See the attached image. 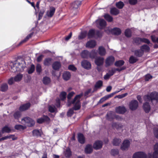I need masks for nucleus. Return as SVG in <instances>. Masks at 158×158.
Listing matches in <instances>:
<instances>
[{
    "instance_id": "bb28decb",
    "label": "nucleus",
    "mask_w": 158,
    "mask_h": 158,
    "mask_svg": "<svg viewBox=\"0 0 158 158\" xmlns=\"http://www.w3.org/2000/svg\"><path fill=\"white\" fill-rule=\"evenodd\" d=\"M93 150V148L91 145L88 144L86 146L85 151V152L87 154L91 153Z\"/></svg>"
},
{
    "instance_id": "49530a36",
    "label": "nucleus",
    "mask_w": 158,
    "mask_h": 158,
    "mask_svg": "<svg viewBox=\"0 0 158 158\" xmlns=\"http://www.w3.org/2000/svg\"><path fill=\"white\" fill-rule=\"evenodd\" d=\"M137 60V58L134 57V56H132L130 57L129 58V61L130 63L133 64Z\"/></svg>"
},
{
    "instance_id": "20e7f679",
    "label": "nucleus",
    "mask_w": 158,
    "mask_h": 158,
    "mask_svg": "<svg viewBox=\"0 0 158 158\" xmlns=\"http://www.w3.org/2000/svg\"><path fill=\"white\" fill-rule=\"evenodd\" d=\"M22 123L25 124H27L28 126H33L35 123V121L30 118L26 117L22 119Z\"/></svg>"
},
{
    "instance_id": "423d86ee",
    "label": "nucleus",
    "mask_w": 158,
    "mask_h": 158,
    "mask_svg": "<svg viewBox=\"0 0 158 158\" xmlns=\"http://www.w3.org/2000/svg\"><path fill=\"white\" fill-rule=\"evenodd\" d=\"M147 155L145 153L142 152H139L135 153L132 158H146Z\"/></svg>"
},
{
    "instance_id": "de8ad7c7",
    "label": "nucleus",
    "mask_w": 158,
    "mask_h": 158,
    "mask_svg": "<svg viewBox=\"0 0 158 158\" xmlns=\"http://www.w3.org/2000/svg\"><path fill=\"white\" fill-rule=\"evenodd\" d=\"M103 82L101 81H98L96 83L95 86V88H99L102 85Z\"/></svg>"
},
{
    "instance_id": "5fc2aeb1",
    "label": "nucleus",
    "mask_w": 158,
    "mask_h": 158,
    "mask_svg": "<svg viewBox=\"0 0 158 158\" xmlns=\"http://www.w3.org/2000/svg\"><path fill=\"white\" fill-rule=\"evenodd\" d=\"M32 35V34L31 33L27 35L24 40L20 42V44H21L27 41L31 37Z\"/></svg>"
},
{
    "instance_id": "a878e982",
    "label": "nucleus",
    "mask_w": 158,
    "mask_h": 158,
    "mask_svg": "<svg viewBox=\"0 0 158 158\" xmlns=\"http://www.w3.org/2000/svg\"><path fill=\"white\" fill-rule=\"evenodd\" d=\"M98 49V53L100 55L103 56L106 55V51L104 47L102 46L99 47Z\"/></svg>"
},
{
    "instance_id": "052dcab7",
    "label": "nucleus",
    "mask_w": 158,
    "mask_h": 158,
    "mask_svg": "<svg viewBox=\"0 0 158 158\" xmlns=\"http://www.w3.org/2000/svg\"><path fill=\"white\" fill-rule=\"evenodd\" d=\"M55 109L56 108L54 106H49V110L52 113L54 112L55 110Z\"/></svg>"
},
{
    "instance_id": "2eb2a0df",
    "label": "nucleus",
    "mask_w": 158,
    "mask_h": 158,
    "mask_svg": "<svg viewBox=\"0 0 158 158\" xmlns=\"http://www.w3.org/2000/svg\"><path fill=\"white\" fill-rule=\"evenodd\" d=\"M143 104V108L144 110L146 113L149 112L151 110V107L148 102Z\"/></svg>"
},
{
    "instance_id": "864d4df0",
    "label": "nucleus",
    "mask_w": 158,
    "mask_h": 158,
    "mask_svg": "<svg viewBox=\"0 0 158 158\" xmlns=\"http://www.w3.org/2000/svg\"><path fill=\"white\" fill-rule=\"evenodd\" d=\"M1 88L2 91H5L8 89V86L7 84H4L2 85Z\"/></svg>"
},
{
    "instance_id": "a19ab883",
    "label": "nucleus",
    "mask_w": 158,
    "mask_h": 158,
    "mask_svg": "<svg viewBox=\"0 0 158 158\" xmlns=\"http://www.w3.org/2000/svg\"><path fill=\"white\" fill-rule=\"evenodd\" d=\"M15 128L16 130H21L25 129L26 127L21 125H16L15 126Z\"/></svg>"
},
{
    "instance_id": "37998d69",
    "label": "nucleus",
    "mask_w": 158,
    "mask_h": 158,
    "mask_svg": "<svg viewBox=\"0 0 158 158\" xmlns=\"http://www.w3.org/2000/svg\"><path fill=\"white\" fill-rule=\"evenodd\" d=\"M35 67L34 64L31 65L30 67L28 69V73L29 74H31L35 70Z\"/></svg>"
},
{
    "instance_id": "4d7b16f0",
    "label": "nucleus",
    "mask_w": 158,
    "mask_h": 158,
    "mask_svg": "<svg viewBox=\"0 0 158 158\" xmlns=\"http://www.w3.org/2000/svg\"><path fill=\"white\" fill-rule=\"evenodd\" d=\"M2 131L3 133L4 132L8 133L10 131V129L8 127H5L2 128Z\"/></svg>"
},
{
    "instance_id": "79ce46f5",
    "label": "nucleus",
    "mask_w": 158,
    "mask_h": 158,
    "mask_svg": "<svg viewBox=\"0 0 158 158\" xmlns=\"http://www.w3.org/2000/svg\"><path fill=\"white\" fill-rule=\"evenodd\" d=\"M124 5L123 3L121 1L119 2L116 4V6L119 9H122L124 6Z\"/></svg>"
},
{
    "instance_id": "ddd939ff",
    "label": "nucleus",
    "mask_w": 158,
    "mask_h": 158,
    "mask_svg": "<svg viewBox=\"0 0 158 158\" xmlns=\"http://www.w3.org/2000/svg\"><path fill=\"white\" fill-rule=\"evenodd\" d=\"M130 145V142L127 140H125L121 146L122 150H126L128 148Z\"/></svg>"
},
{
    "instance_id": "1a4fd4ad",
    "label": "nucleus",
    "mask_w": 158,
    "mask_h": 158,
    "mask_svg": "<svg viewBox=\"0 0 158 158\" xmlns=\"http://www.w3.org/2000/svg\"><path fill=\"white\" fill-rule=\"evenodd\" d=\"M96 21L97 24L99 25L98 27L100 29H103L106 25V22L103 19H99Z\"/></svg>"
},
{
    "instance_id": "13d9d810",
    "label": "nucleus",
    "mask_w": 158,
    "mask_h": 158,
    "mask_svg": "<svg viewBox=\"0 0 158 158\" xmlns=\"http://www.w3.org/2000/svg\"><path fill=\"white\" fill-rule=\"evenodd\" d=\"M118 153V151L117 149H112L111 151V154L113 156L117 155Z\"/></svg>"
},
{
    "instance_id": "c85d7f7f",
    "label": "nucleus",
    "mask_w": 158,
    "mask_h": 158,
    "mask_svg": "<svg viewBox=\"0 0 158 158\" xmlns=\"http://www.w3.org/2000/svg\"><path fill=\"white\" fill-rule=\"evenodd\" d=\"M95 31L93 29L90 30L88 33V36L89 38L95 37Z\"/></svg>"
},
{
    "instance_id": "a211bd4d",
    "label": "nucleus",
    "mask_w": 158,
    "mask_h": 158,
    "mask_svg": "<svg viewBox=\"0 0 158 158\" xmlns=\"http://www.w3.org/2000/svg\"><path fill=\"white\" fill-rule=\"evenodd\" d=\"M55 11V9L53 7H51L50 8L49 10L47 11V15L48 16L51 17L53 15Z\"/></svg>"
},
{
    "instance_id": "cd10ccee",
    "label": "nucleus",
    "mask_w": 158,
    "mask_h": 158,
    "mask_svg": "<svg viewBox=\"0 0 158 158\" xmlns=\"http://www.w3.org/2000/svg\"><path fill=\"white\" fill-rule=\"evenodd\" d=\"M71 77V74L69 72H66L64 73L63 77L64 80L66 81L69 80Z\"/></svg>"
},
{
    "instance_id": "473e14b6",
    "label": "nucleus",
    "mask_w": 158,
    "mask_h": 158,
    "mask_svg": "<svg viewBox=\"0 0 158 158\" xmlns=\"http://www.w3.org/2000/svg\"><path fill=\"white\" fill-rule=\"evenodd\" d=\"M89 57L93 59L96 56L97 52L95 50H93L91 52H89Z\"/></svg>"
},
{
    "instance_id": "f257e3e1",
    "label": "nucleus",
    "mask_w": 158,
    "mask_h": 158,
    "mask_svg": "<svg viewBox=\"0 0 158 158\" xmlns=\"http://www.w3.org/2000/svg\"><path fill=\"white\" fill-rule=\"evenodd\" d=\"M75 94V93L73 92H71L69 93L67 96L68 99V106H69L71 104L74 105L73 109L75 110H79L81 106L80 103V99L83 95V93H81L77 95L74 98L73 100L70 103H69V100L71 98L73 95Z\"/></svg>"
},
{
    "instance_id": "f704fd0d",
    "label": "nucleus",
    "mask_w": 158,
    "mask_h": 158,
    "mask_svg": "<svg viewBox=\"0 0 158 158\" xmlns=\"http://www.w3.org/2000/svg\"><path fill=\"white\" fill-rule=\"evenodd\" d=\"M140 49L143 51V53H144V52L149 51L150 50V48L148 45H144L141 46Z\"/></svg>"
},
{
    "instance_id": "b1692460",
    "label": "nucleus",
    "mask_w": 158,
    "mask_h": 158,
    "mask_svg": "<svg viewBox=\"0 0 158 158\" xmlns=\"http://www.w3.org/2000/svg\"><path fill=\"white\" fill-rule=\"evenodd\" d=\"M61 67V64L60 62L56 61L54 62L52 65V68L55 70L59 69Z\"/></svg>"
},
{
    "instance_id": "603ef678",
    "label": "nucleus",
    "mask_w": 158,
    "mask_h": 158,
    "mask_svg": "<svg viewBox=\"0 0 158 158\" xmlns=\"http://www.w3.org/2000/svg\"><path fill=\"white\" fill-rule=\"evenodd\" d=\"M65 155L66 157H70L71 155V152L69 149H67L65 152Z\"/></svg>"
},
{
    "instance_id": "393cba45",
    "label": "nucleus",
    "mask_w": 158,
    "mask_h": 158,
    "mask_svg": "<svg viewBox=\"0 0 158 158\" xmlns=\"http://www.w3.org/2000/svg\"><path fill=\"white\" fill-rule=\"evenodd\" d=\"M52 59L51 58H47L45 59L44 61V64L46 66H49L51 64Z\"/></svg>"
},
{
    "instance_id": "9d476101",
    "label": "nucleus",
    "mask_w": 158,
    "mask_h": 158,
    "mask_svg": "<svg viewBox=\"0 0 158 158\" xmlns=\"http://www.w3.org/2000/svg\"><path fill=\"white\" fill-rule=\"evenodd\" d=\"M96 45V42L94 40H90L87 42L85 46L86 48H93Z\"/></svg>"
},
{
    "instance_id": "338daca9",
    "label": "nucleus",
    "mask_w": 158,
    "mask_h": 158,
    "mask_svg": "<svg viewBox=\"0 0 158 158\" xmlns=\"http://www.w3.org/2000/svg\"><path fill=\"white\" fill-rule=\"evenodd\" d=\"M151 39L152 41L154 42H156L158 44V38H156V37L154 36H151Z\"/></svg>"
},
{
    "instance_id": "2f4dec72",
    "label": "nucleus",
    "mask_w": 158,
    "mask_h": 158,
    "mask_svg": "<svg viewBox=\"0 0 158 158\" xmlns=\"http://www.w3.org/2000/svg\"><path fill=\"white\" fill-rule=\"evenodd\" d=\"M135 54L136 56L139 57L143 55V51L140 49V50L135 51Z\"/></svg>"
},
{
    "instance_id": "58836bf2",
    "label": "nucleus",
    "mask_w": 158,
    "mask_h": 158,
    "mask_svg": "<svg viewBox=\"0 0 158 158\" xmlns=\"http://www.w3.org/2000/svg\"><path fill=\"white\" fill-rule=\"evenodd\" d=\"M43 83L45 85H47L50 82V79L48 77H45L43 78Z\"/></svg>"
},
{
    "instance_id": "8fccbe9b",
    "label": "nucleus",
    "mask_w": 158,
    "mask_h": 158,
    "mask_svg": "<svg viewBox=\"0 0 158 158\" xmlns=\"http://www.w3.org/2000/svg\"><path fill=\"white\" fill-rule=\"evenodd\" d=\"M33 135L34 136H40V132L38 130H35L33 131Z\"/></svg>"
},
{
    "instance_id": "4468645a",
    "label": "nucleus",
    "mask_w": 158,
    "mask_h": 158,
    "mask_svg": "<svg viewBox=\"0 0 158 158\" xmlns=\"http://www.w3.org/2000/svg\"><path fill=\"white\" fill-rule=\"evenodd\" d=\"M126 109L124 106H119L116 108V111L119 114H123L126 111Z\"/></svg>"
},
{
    "instance_id": "69168bd1",
    "label": "nucleus",
    "mask_w": 158,
    "mask_h": 158,
    "mask_svg": "<svg viewBox=\"0 0 158 158\" xmlns=\"http://www.w3.org/2000/svg\"><path fill=\"white\" fill-rule=\"evenodd\" d=\"M73 109H70L68 111L67 113V114L68 116H71L73 113Z\"/></svg>"
},
{
    "instance_id": "ea45409f",
    "label": "nucleus",
    "mask_w": 158,
    "mask_h": 158,
    "mask_svg": "<svg viewBox=\"0 0 158 158\" xmlns=\"http://www.w3.org/2000/svg\"><path fill=\"white\" fill-rule=\"evenodd\" d=\"M131 31L130 29H127L125 30V35L126 37H130L131 36Z\"/></svg>"
},
{
    "instance_id": "f8f14e48",
    "label": "nucleus",
    "mask_w": 158,
    "mask_h": 158,
    "mask_svg": "<svg viewBox=\"0 0 158 158\" xmlns=\"http://www.w3.org/2000/svg\"><path fill=\"white\" fill-rule=\"evenodd\" d=\"M102 146V143L101 141H97L95 142L93 145L94 148L96 150L101 148Z\"/></svg>"
},
{
    "instance_id": "6ab92c4d",
    "label": "nucleus",
    "mask_w": 158,
    "mask_h": 158,
    "mask_svg": "<svg viewBox=\"0 0 158 158\" xmlns=\"http://www.w3.org/2000/svg\"><path fill=\"white\" fill-rule=\"evenodd\" d=\"M50 119L48 116H44L43 118L38 119L37 122L39 123H41L45 121H48Z\"/></svg>"
},
{
    "instance_id": "e433bc0d",
    "label": "nucleus",
    "mask_w": 158,
    "mask_h": 158,
    "mask_svg": "<svg viewBox=\"0 0 158 158\" xmlns=\"http://www.w3.org/2000/svg\"><path fill=\"white\" fill-rule=\"evenodd\" d=\"M112 126L113 127L117 129L121 128L123 125L121 124L113 123L112 124Z\"/></svg>"
},
{
    "instance_id": "0e129e2a",
    "label": "nucleus",
    "mask_w": 158,
    "mask_h": 158,
    "mask_svg": "<svg viewBox=\"0 0 158 158\" xmlns=\"http://www.w3.org/2000/svg\"><path fill=\"white\" fill-rule=\"evenodd\" d=\"M14 82H15L14 80V78L12 77L10 78L8 81V83L9 85L12 84Z\"/></svg>"
},
{
    "instance_id": "7ed1b4c3",
    "label": "nucleus",
    "mask_w": 158,
    "mask_h": 158,
    "mask_svg": "<svg viewBox=\"0 0 158 158\" xmlns=\"http://www.w3.org/2000/svg\"><path fill=\"white\" fill-rule=\"evenodd\" d=\"M144 98L145 102H149L153 100H156L157 101L158 100V93L156 92L152 93L149 95L145 96Z\"/></svg>"
},
{
    "instance_id": "e2e57ef3",
    "label": "nucleus",
    "mask_w": 158,
    "mask_h": 158,
    "mask_svg": "<svg viewBox=\"0 0 158 158\" xmlns=\"http://www.w3.org/2000/svg\"><path fill=\"white\" fill-rule=\"evenodd\" d=\"M138 2V0H129V3L131 5H135Z\"/></svg>"
},
{
    "instance_id": "a18cd8bd",
    "label": "nucleus",
    "mask_w": 158,
    "mask_h": 158,
    "mask_svg": "<svg viewBox=\"0 0 158 158\" xmlns=\"http://www.w3.org/2000/svg\"><path fill=\"white\" fill-rule=\"evenodd\" d=\"M36 72L39 73L42 72V67L40 64H37L36 67Z\"/></svg>"
},
{
    "instance_id": "3c124183",
    "label": "nucleus",
    "mask_w": 158,
    "mask_h": 158,
    "mask_svg": "<svg viewBox=\"0 0 158 158\" xmlns=\"http://www.w3.org/2000/svg\"><path fill=\"white\" fill-rule=\"evenodd\" d=\"M21 116V113L20 112H15L14 114V118L16 119H18Z\"/></svg>"
},
{
    "instance_id": "c03bdc74",
    "label": "nucleus",
    "mask_w": 158,
    "mask_h": 158,
    "mask_svg": "<svg viewBox=\"0 0 158 158\" xmlns=\"http://www.w3.org/2000/svg\"><path fill=\"white\" fill-rule=\"evenodd\" d=\"M124 61L123 60H120L117 61L115 63V65L117 67H119L123 65Z\"/></svg>"
},
{
    "instance_id": "f3484780",
    "label": "nucleus",
    "mask_w": 158,
    "mask_h": 158,
    "mask_svg": "<svg viewBox=\"0 0 158 158\" xmlns=\"http://www.w3.org/2000/svg\"><path fill=\"white\" fill-rule=\"evenodd\" d=\"M30 106V104L27 103L19 107V110L21 111H23L28 109Z\"/></svg>"
},
{
    "instance_id": "6e6d98bb",
    "label": "nucleus",
    "mask_w": 158,
    "mask_h": 158,
    "mask_svg": "<svg viewBox=\"0 0 158 158\" xmlns=\"http://www.w3.org/2000/svg\"><path fill=\"white\" fill-rule=\"evenodd\" d=\"M66 94L65 92H62L60 95V99L63 100L66 98Z\"/></svg>"
},
{
    "instance_id": "7c9ffc66",
    "label": "nucleus",
    "mask_w": 158,
    "mask_h": 158,
    "mask_svg": "<svg viewBox=\"0 0 158 158\" xmlns=\"http://www.w3.org/2000/svg\"><path fill=\"white\" fill-rule=\"evenodd\" d=\"M23 77V75L20 73L17 74L14 77V80L15 82H19L20 81Z\"/></svg>"
},
{
    "instance_id": "dca6fc26",
    "label": "nucleus",
    "mask_w": 158,
    "mask_h": 158,
    "mask_svg": "<svg viewBox=\"0 0 158 158\" xmlns=\"http://www.w3.org/2000/svg\"><path fill=\"white\" fill-rule=\"evenodd\" d=\"M154 152L153 153V158H158V143L154 146Z\"/></svg>"
},
{
    "instance_id": "0eeeda50",
    "label": "nucleus",
    "mask_w": 158,
    "mask_h": 158,
    "mask_svg": "<svg viewBox=\"0 0 158 158\" xmlns=\"http://www.w3.org/2000/svg\"><path fill=\"white\" fill-rule=\"evenodd\" d=\"M114 60V58L112 56H109L106 60V66L107 67L113 64Z\"/></svg>"
},
{
    "instance_id": "680f3d73",
    "label": "nucleus",
    "mask_w": 158,
    "mask_h": 158,
    "mask_svg": "<svg viewBox=\"0 0 158 158\" xmlns=\"http://www.w3.org/2000/svg\"><path fill=\"white\" fill-rule=\"evenodd\" d=\"M127 93H126L124 94H122L121 95H118L116 97L119 99H121L126 97V96L127 95Z\"/></svg>"
},
{
    "instance_id": "bf43d9fd",
    "label": "nucleus",
    "mask_w": 158,
    "mask_h": 158,
    "mask_svg": "<svg viewBox=\"0 0 158 158\" xmlns=\"http://www.w3.org/2000/svg\"><path fill=\"white\" fill-rule=\"evenodd\" d=\"M68 69L73 71H75L77 70V68L73 65H69L68 67Z\"/></svg>"
},
{
    "instance_id": "9b49d317",
    "label": "nucleus",
    "mask_w": 158,
    "mask_h": 158,
    "mask_svg": "<svg viewBox=\"0 0 158 158\" xmlns=\"http://www.w3.org/2000/svg\"><path fill=\"white\" fill-rule=\"evenodd\" d=\"M104 59L103 57H96L95 60V64L98 66L102 65L104 62Z\"/></svg>"
},
{
    "instance_id": "f03ea898",
    "label": "nucleus",
    "mask_w": 158,
    "mask_h": 158,
    "mask_svg": "<svg viewBox=\"0 0 158 158\" xmlns=\"http://www.w3.org/2000/svg\"><path fill=\"white\" fill-rule=\"evenodd\" d=\"M26 67L25 61L23 60H19L16 61L11 67V69L12 72H22Z\"/></svg>"
},
{
    "instance_id": "72a5a7b5",
    "label": "nucleus",
    "mask_w": 158,
    "mask_h": 158,
    "mask_svg": "<svg viewBox=\"0 0 158 158\" xmlns=\"http://www.w3.org/2000/svg\"><path fill=\"white\" fill-rule=\"evenodd\" d=\"M121 142V140L120 139L115 138L114 139L113 143L114 146H118Z\"/></svg>"
},
{
    "instance_id": "09e8293b",
    "label": "nucleus",
    "mask_w": 158,
    "mask_h": 158,
    "mask_svg": "<svg viewBox=\"0 0 158 158\" xmlns=\"http://www.w3.org/2000/svg\"><path fill=\"white\" fill-rule=\"evenodd\" d=\"M87 35V32L85 31L83 32L78 36L79 39H82L85 38Z\"/></svg>"
},
{
    "instance_id": "39448f33",
    "label": "nucleus",
    "mask_w": 158,
    "mask_h": 158,
    "mask_svg": "<svg viewBox=\"0 0 158 158\" xmlns=\"http://www.w3.org/2000/svg\"><path fill=\"white\" fill-rule=\"evenodd\" d=\"M138 106V103L137 101L136 100H132L129 103V108L132 110H136Z\"/></svg>"
},
{
    "instance_id": "6e6552de",
    "label": "nucleus",
    "mask_w": 158,
    "mask_h": 158,
    "mask_svg": "<svg viewBox=\"0 0 158 158\" xmlns=\"http://www.w3.org/2000/svg\"><path fill=\"white\" fill-rule=\"evenodd\" d=\"M81 65L83 68L87 69H89L91 68L90 63L86 60H84L81 62Z\"/></svg>"
},
{
    "instance_id": "774afa93",
    "label": "nucleus",
    "mask_w": 158,
    "mask_h": 158,
    "mask_svg": "<svg viewBox=\"0 0 158 158\" xmlns=\"http://www.w3.org/2000/svg\"><path fill=\"white\" fill-rule=\"evenodd\" d=\"M152 76L149 74H147L145 76V80L146 81H148L149 80L152 78Z\"/></svg>"
},
{
    "instance_id": "4c0bfd02",
    "label": "nucleus",
    "mask_w": 158,
    "mask_h": 158,
    "mask_svg": "<svg viewBox=\"0 0 158 158\" xmlns=\"http://www.w3.org/2000/svg\"><path fill=\"white\" fill-rule=\"evenodd\" d=\"M105 19L108 22H111L113 21L112 17L108 14H106L104 15Z\"/></svg>"
},
{
    "instance_id": "412c9836",
    "label": "nucleus",
    "mask_w": 158,
    "mask_h": 158,
    "mask_svg": "<svg viewBox=\"0 0 158 158\" xmlns=\"http://www.w3.org/2000/svg\"><path fill=\"white\" fill-rule=\"evenodd\" d=\"M89 52L87 50H84L81 53V56L84 58H88L89 57Z\"/></svg>"
},
{
    "instance_id": "4be33fe9",
    "label": "nucleus",
    "mask_w": 158,
    "mask_h": 158,
    "mask_svg": "<svg viewBox=\"0 0 158 158\" xmlns=\"http://www.w3.org/2000/svg\"><path fill=\"white\" fill-rule=\"evenodd\" d=\"M78 141L81 143L83 144L85 143V139L83 135L81 133L78 134Z\"/></svg>"
},
{
    "instance_id": "c9c22d12",
    "label": "nucleus",
    "mask_w": 158,
    "mask_h": 158,
    "mask_svg": "<svg viewBox=\"0 0 158 158\" xmlns=\"http://www.w3.org/2000/svg\"><path fill=\"white\" fill-rule=\"evenodd\" d=\"M107 118L110 121H111L113 119L114 114L111 112H109L107 114Z\"/></svg>"
},
{
    "instance_id": "aec40b11",
    "label": "nucleus",
    "mask_w": 158,
    "mask_h": 158,
    "mask_svg": "<svg viewBox=\"0 0 158 158\" xmlns=\"http://www.w3.org/2000/svg\"><path fill=\"white\" fill-rule=\"evenodd\" d=\"M112 33L116 35H118L121 34V31L118 28L116 27L113 29L111 31Z\"/></svg>"
},
{
    "instance_id": "c756f323",
    "label": "nucleus",
    "mask_w": 158,
    "mask_h": 158,
    "mask_svg": "<svg viewBox=\"0 0 158 158\" xmlns=\"http://www.w3.org/2000/svg\"><path fill=\"white\" fill-rule=\"evenodd\" d=\"M110 12L111 14L116 15L119 13V11L116 8H113L111 9Z\"/></svg>"
},
{
    "instance_id": "5701e85b",
    "label": "nucleus",
    "mask_w": 158,
    "mask_h": 158,
    "mask_svg": "<svg viewBox=\"0 0 158 158\" xmlns=\"http://www.w3.org/2000/svg\"><path fill=\"white\" fill-rule=\"evenodd\" d=\"M81 4V2L79 1H76L72 3V7L74 9H77Z\"/></svg>"
}]
</instances>
